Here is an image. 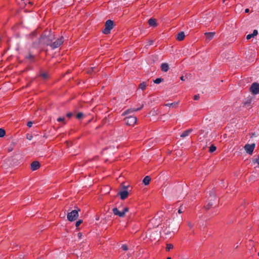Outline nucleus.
I'll return each mask as SVG.
<instances>
[{"instance_id":"1","label":"nucleus","mask_w":259,"mask_h":259,"mask_svg":"<svg viewBox=\"0 0 259 259\" xmlns=\"http://www.w3.org/2000/svg\"><path fill=\"white\" fill-rule=\"evenodd\" d=\"M55 39V35L52 33L51 30H46L40 38L38 43L34 44V46L35 47L40 45L50 46Z\"/></svg>"},{"instance_id":"2","label":"nucleus","mask_w":259,"mask_h":259,"mask_svg":"<svg viewBox=\"0 0 259 259\" xmlns=\"http://www.w3.org/2000/svg\"><path fill=\"white\" fill-rule=\"evenodd\" d=\"M80 211V209L77 208L76 209L72 210L67 214V219L70 222L76 220L78 217V212Z\"/></svg>"},{"instance_id":"3","label":"nucleus","mask_w":259,"mask_h":259,"mask_svg":"<svg viewBox=\"0 0 259 259\" xmlns=\"http://www.w3.org/2000/svg\"><path fill=\"white\" fill-rule=\"evenodd\" d=\"M217 199V198L214 192H211L209 193V196L208 197V202L207 204L205 206L206 209H209L212 206H213Z\"/></svg>"},{"instance_id":"4","label":"nucleus","mask_w":259,"mask_h":259,"mask_svg":"<svg viewBox=\"0 0 259 259\" xmlns=\"http://www.w3.org/2000/svg\"><path fill=\"white\" fill-rule=\"evenodd\" d=\"M114 23L111 20H107L105 23V28L103 30L104 34H107L110 32V30L113 28Z\"/></svg>"},{"instance_id":"5","label":"nucleus","mask_w":259,"mask_h":259,"mask_svg":"<svg viewBox=\"0 0 259 259\" xmlns=\"http://www.w3.org/2000/svg\"><path fill=\"white\" fill-rule=\"evenodd\" d=\"M124 120L125 123L128 125H134L136 123L137 119V117L134 116H128L126 117Z\"/></svg>"},{"instance_id":"6","label":"nucleus","mask_w":259,"mask_h":259,"mask_svg":"<svg viewBox=\"0 0 259 259\" xmlns=\"http://www.w3.org/2000/svg\"><path fill=\"white\" fill-rule=\"evenodd\" d=\"M64 41L63 38L61 37L60 38L57 39L54 42H52L50 46L53 49H56L58 48Z\"/></svg>"},{"instance_id":"7","label":"nucleus","mask_w":259,"mask_h":259,"mask_svg":"<svg viewBox=\"0 0 259 259\" xmlns=\"http://www.w3.org/2000/svg\"><path fill=\"white\" fill-rule=\"evenodd\" d=\"M250 91L254 95L258 94L259 93V83H253L250 88Z\"/></svg>"},{"instance_id":"8","label":"nucleus","mask_w":259,"mask_h":259,"mask_svg":"<svg viewBox=\"0 0 259 259\" xmlns=\"http://www.w3.org/2000/svg\"><path fill=\"white\" fill-rule=\"evenodd\" d=\"M255 148V144H246L244 146L246 152L249 154H251Z\"/></svg>"},{"instance_id":"9","label":"nucleus","mask_w":259,"mask_h":259,"mask_svg":"<svg viewBox=\"0 0 259 259\" xmlns=\"http://www.w3.org/2000/svg\"><path fill=\"white\" fill-rule=\"evenodd\" d=\"M117 195H119L122 200H124L128 196V192L126 190H122L118 192Z\"/></svg>"},{"instance_id":"10","label":"nucleus","mask_w":259,"mask_h":259,"mask_svg":"<svg viewBox=\"0 0 259 259\" xmlns=\"http://www.w3.org/2000/svg\"><path fill=\"white\" fill-rule=\"evenodd\" d=\"M143 105H142L141 106V107H140V108L128 109L126 110V111H125L122 114V115H126L130 114V113H132L133 112L138 111L141 110L143 108Z\"/></svg>"},{"instance_id":"11","label":"nucleus","mask_w":259,"mask_h":259,"mask_svg":"<svg viewBox=\"0 0 259 259\" xmlns=\"http://www.w3.org/2000/svg\"><path fill=\"white\" fill-rule=\"evenodd\" d=\"M113 213L116 215H118L120 218H123L124 216V212L122 211H119L117 208L115 207L112 209Z\"/></svg>"},{"instance_id":"12","label":"nucleus","mask_w":259,"mask_h":259,"mask_svg":"<svg viewBox=\"0 0 259 259\" xmlns=\"http://www.w3.org/2000/svg\"><path fill=\"white\" fill-rule=\"evenodd\" d=\"M204 34L206 36V40L207 41H209L211 39H212L213 36H214L215 33L214 32H206L204 33Z\"/></svg>"},{"instance_id":"13","label":"nucleus","mask_w":259,"mask_h":259,"mask_svg":"<svg viewBox=\"0 0 259 259\" xmlns=\"http://www.w3.org/2000/svg\"><path fill=\"white\" fill-rule=\"evenodd\" d=\"M40 163H31L30 168L32 171L38 169L40 167Z\"/></svg>"},{"instance_id":"14","label":"nucleus","mask_w":259,"mask_h":259,"mask_svg":"<svg viewBox=\"0 0 259 259\" xmlns=\"http://www.w3.org/2000/svg\"><path fill=\"white\" fill-rule=\"evenodd\" d=\"M192 132V129H189L186 131L183 132V133L181 135V137L184 138L187 136H188Z\"/></svg>"},{"instance_id":"15","label":"nucleus","mask_w":259,"mask_h":259,"mask_svg":"<svg viewBox=\"0 0 259 259\" xmlns=\"http://www.w3.org/2000/svg\"><path fill=\"white\" fill-rule=\"evenodd\" d=\"M161 69L164 72L167 71L169 69L168 64L166 63H162L161 65Z\"/></svg>"},{"instance_id":"16","label":"nucleus","mask_w":259,"mask_h":259,"mask_svg":"<svg viewBox=\"0 0 259 259\" xmlns=\"http://www.w3.org/2000/svg\"><path fill=\"white\" fill-rule=\"evenodd\" d=\"M185 36L184 32H180L178 34L177 39L179 41H182L184 39Z\"/></svg>"},{"instance_id":"17","label":"nucleus","mask_w":259,"mask_h":259,"mask_svg":"<svg viewBox=\"0 0 259 259\" xmlns=\"http://www.w3.org/2000/svg\"><path fill=\"white\" fill-rule=\"evenodd\" d=\"M258 34V31L257 30H254L253 31V33L252 34H249L247 35L246 39H249L252 37H254V36H256Z\"/></svg>"},{"instance_id":"18","label":"nucleus","mask_w":259,"mask_h":259,"mask_svg":"<svg viewBox=\"0 0 259 259\" xmlns=\"http://www.w3.org/2000/svg\"><path fill=\"white\" fill-rule=\"evenodd\" d=\"M148 24L151 26H156L157 25L156 20L155 19L150 18L148 20Z\"/></svg>"},{"instance_id":"19","label":"nucleus","mask_w":259,"mask_h":259,"mask_svg":"<svg viewBox=\"0 0 259 259\" xmlns=\"http://www.w3.org/2000/svg\"><path fill=\"white\" fill-rule=\"evenodd\" d=\"M151 178L150 177V176H147L144 178L143 182L145 185H147L149 184Z\"/></svg>"},{"instance_id":"20","label":"nucleus","mask_w":259,"mask_h":259,"mask_svg":"<svg viewBox=\"0 0 259 259\" xmlns=\"http://www.w3.org/2000/svg\"><path fill=\"white\" fill-rule=\"evenodd\" d=\"M176 190H177V191H178V192H176L175 195L176 196H179V195H181V194L183 191V189H182V188L181 186H180L177 188Z\"/></svg>"},{"instance_id":"21","label":"nucleus","mask_w":259,"mask_h":259,"mask_svg":"<svg viewBox=\"0 0 259 259\" xmlns=\"http://www.w3.org/2000/svg\"><path fill=\"white\" fill-rule=\"evenodd\" d=\"M217 149V147L214 145H211L209 147L208 151L210 153H212L215 151Z\"/></svg>"},{"instance_id":"22","label":"nucleus","mask_w":259,"mask_h":259,"mask_svg":"<svg viewBox=\"0 0 259 259\" xmlns=\"http://www.w3.org/2000/svg\"><path fill=\"white\" fill-rule=\"evenodd\" d=\"M147 84L145 82H143L139 84V88L142 90H145Z\"/></svg>"},{"instance_id":"23","label":"nucleus","mask_w":259,"mask_h":259,"mask_svg":"<svg viewBox=\"0 0 259 259\" xmlns=\"http://www.w3.org/2000/svg\"><path fill=\"white\" fill-rule=\"evenodd\" d=\"M40 76H41L43 79H47L48 77V74L46 72H41L40 74Z\"/></svg>"},{"instance_id":"24","label":"nucleus","mask_w":259,"mask_h":259,"mask_svg":"<svg viewBox=\"0 0 259 259\" xmlns=\"http://www.w3.org/2000/svg\"><path fill=\"white\" fill-rule=\"evenodd\" d=\"M174 248V245L171 244H167L166 247V251H168L171 249H172Z\"/></svg>"},{"instance_id":"25","label":"nucleus","mask_w":259,"mask_h":259,"mask_svg":"<svg viewBox=\"0 0 259 259\" xmlns=\"http://www.w3.org/2000/svg\"><path fill=\"white\" fill-rule=\"evenodd\" d=\"M6 134L5 131L3 128H0V137H3Z\"/></svg>"},{"instance_id":"26","label":"nucleus","mask_w":259,"mask_h":259,"mask_svg":"<svg viewBox=\"0 0 259 259\" xmlns=\"http://www.w3.org/2000/svg\"><path fill=\"white\" fill-rule=\"evenodd\" d=\"M25 58L28 60H32L34 58V56L32 54H29L28 55L26 56Z\"/></svg>"},{"instance_id":"27","label":"nucleus","mask_w":259,"mask_h":259,"mask_svg":"<svg viewBox=\"0 0 259 259\" xmlns=\"http://www.w3.org/2000/svg\"><path fill=\"white\" fill-rule=\"evenodd\" d=\"M177 103H168V104H166L165 105L166 106H169V107H174V106H176L177 105Z\"/></svg>"},{"instance_id":"28","label":"nucleus","mask_w":259,"mask_h":259,"mask_svg":"<svg viewBox=\"0 0 259 259\" xmlns=\"http://www.w3.org/2000/svg\"><path fill=\"white\" fill-rule=\"evenodd\" d=\"M57 121L58 122H64V124H65L66 122H65V118L64 117H59L57 119Z\"/></svg>"},{"instance_id":"29","label":"nucleus","mask_w":259,"mask_h":259,"mask_svg":"<svg viewBox=\"0 0 259 259\" xmlns=\"http://www.w3.org/2000/svg\"><path fill=\"white\" fill-rule=\"evenodd\" d=\"M162 80V79L160 78H156L154 81V83H156V84H158L159 83H160Z\"/></svg>"},{"instance_id":"30","label":"nucleus","mask_w":259,"mask_h":259,"mask_svg":"<svg viewBox=\"0 0 259 259\" xmlns=\"http://www.w3.org/2000/svg\"><path fill=\"white\" fill-rule=\"evenodd\" d=\"M9 166V163H4L2 167L4 169H7Z\"/></svg>"},{"instance_id":"31","label":"nucleus","mask_w":259,"mask_h":259,"mask_svg":"<svg viewBox=\"0 0 259 259\" xmlns=\"http://www.w3.org/2000/svg\"><path fill=\"white\" fill-rule=\"evenodd\" d=\"M82 223V220H79L75 223V226L78 227Z\"/></svg>"},{"instance_id":"32","label":"nucleus","mask_w":259,"mask_h":259,"mask_svg":"<svg viewBox=\"0 0 259 259\" xmlns=\"http://www.w3.org/2000/svg\"><path fill=\"white\" fill-rule=\"evenodd\" d=\"M83 116V114L82 113H78L77 115H76V118L77 119H80L81 118H82Z\"/></svg>"},{"instance_id":"33","label":"nucleus","mask_w":259,"mask_h":259,"mask_svg":"<svg viewBox=\"0 0 259 259\" xmlns=\"http://www.w3.org/2000/svg\"><path fill=\"white\" fill-rule=\"evenodd\" d=\"M129 211V208L127 207H125L123 208L122 212H124V216H125V213Z\"/></svg>"},{"instance_id":"34","label":"nucleus","mask_w":259,"mask_h":259,"mask_svg":"<svg viewBox=\"0 0 259 259\" xmlns=\"http://www.w3.org/2000/svg\"><path fill=\"white\" fill-rule=\"evenodd\" d=\"M121 248H122L123 250H128V247H127V246L126 244H123V245L121 246Z\"/></svg>"},{"instance_id":"35","label":"nucleus","mask_w":259,"mask_h":259,"mask_svg":"<svg viewBox=\"0 0 259 259\" xmlns=\"http://www.w3.org/2000/svg\"><path fill=\"white\" fill-rule=\"evenodd\" d=\"M91 71H93V72H96V71H97V69H96L95 67H94V68H92L91 69V70H89V71H88V72H89V73H91Z\"/></svg>"},{"instance_id":"36","label":"nucleus","mask_w":259,"mask_h":259,"mask_svg":"<svg viewBox=\"0 0 259 259\" xmlns=\"http://www.w3.org/2000/svg\"><path fill=\"white\" fill-rule=\"evenodd\" d=\"M200 97H199V95H196L194 96V99L195 100H197L199 99Z\"/></svg>"},{"instance_id":"37","label":"nucleus","mask_w":259,"mask_h":259,"mask_svg":"<svg viewBox=\"0 0 259 259\" xmlns=\"http://www.w3.org/2000/svg\"><path fill=\"white\" fill-rule=\"evenodd\" d=\"M32 124H33L32 122H31V121H29V122H28V123H27V126H28L29 127H31V126H32Z\"/></svg>"},{"instance_id":"38","label":"nucleus","mask_w":259,"mask_h":259,"mask_svg":"<svg viewBox=\"0 0 259 259\" xmlns=\"http://www.w3.org/2000/svg\"><path fill=\"white\" fill-rule=\"evenodd\" d=\"M66 115L68 118H70L73 115V114L72 113H68Z\"/></svg>"},{"instance_id":"39","label":"nucleus","mask_w":259,"mask_h":259,"mask_svg":"<svg viewBox=\"0 0 259 259\" xmlns=\"http://www.w3.org/2000/svg\"><path fill=\"white\" fill-rule=\"evenodd\" d=\"M253 162H259V156H258L257 158L254 159Z\"/></svg>"},{"instance_id":"40","label":"nucleus","mask_w":259,"mask_h":259,"mask_svg":"<svg viewBox=\"0 0 259 259\" xmlns=\"http://www.w3.org/2000/svg\"><path fill=\"white\" fill-rule=\"evenodd\" d=\"M188 226L190 228H192L193 226V224H192L190 222H188Z\"/></svg>"},{"instance_id":"41","label":"nucleus","mask_w":259,"mask_h":259,"mask_svg":"<svg viewBox=\"0 0 259 259\" xmlns=\"http://www.w3.org/2000/svg\"><path fill=\"white\" fill-rule=\"evenodd\" d=\"M78 237L79 239H80L81 238V236H82V234L81 233H78Z\"/></svg>"},{"instance_id":"42","label":"nucleus","mask_w":259,"mask_h":259,"mask_svg":"<svg viewBox=\"0 0 259 259\" xmlns=\"http://www.w3.org/2000/svg\"><path fill=\"white\" fill-rule=\"evenodd\" d=\"M182 212H183V211H182V207H180V209H179V210H178V212H179V213H182Z\"/></svg>"},{"instance_id":"43","label":"nucleus","mask_w":259,"mask_h":259,"mask_svg":"<svg viewBox=\"0 0 259 259\" xmlns=\"http://www.w3.org/2000/svg\"><path fill=\"white\" fill-rule=\"evenodd\" d=\"M12 150H13V148H12V147H9V148H8V151H9V152H11V151H12Z\"/></svg>"},{"instance_id":"44","label":"nucleus","mask_w":259,"mask_h":259,"mask_svg":"<svg viewBox=\"0 0 259 259\" xmlns=\"http://www.w3.org/2000/svg\"><path fill=\"white\" fill-rule=\"evenodd\" d=\"M249 12V9H246L245 10V13H248Z\"/></svg>"},{"instance_id":"45","label":"nucleus","mask_w":259,"mask_h":259,"mask_svg":"<svg viewBox=\"0 0 259 259\" xmlns=\"http://www.w3.org/2000/svg\"><path fill=\"white\" fill-rule=\"evenodd\" d=\"M181 79L182 80H185L184 77L183 76H181Z\"/></svg>"},{"instance_id":"46","label":"nucleus","mask_w":259,"mask_h":259,"mask_svg":"<svg viewBox=\"0 0 259 259\" xmlns=\"http://www.w3.org/2000/svg\"><path fill=\"white\" fill-rule=\"evenodd\" d=\"M31 35H34H34H36V32H33L32 33V34H31Z\"/></svg>"},{"instance_id":"47","label":"nucleus","mask_w":259,"mask_h":259,"mask_svg":"<svg viewBox=\"0 0 259 259\" xmlns=\"http://www.w3.org/2000/svg\"><path fill=\"white\" fill-rule=\"evenodd\" d=\"M153 41H152V40L150 41V44H150V45H152V44H153Z\"/></svg>"},{"instance_id":"48","label":"nucleus","mask_w":259,"mask_h":259,"mask_svg":"<svg viewBox=\"0 0 259 259\" xmlns=\"http://www.w3.org/2000/svg\"><path fill=\"white\" fill-rule=\"evenodd\" d=\"M128 187V186H126V187H124L123 188L124 189H126L127 187Z\"/></svg>"},{"instance_id":"49","label":"nucleus","mask_w":259,"mask_h":259,"mask_svg":"<svg viewBox=\"0 0 259 259\" xmlns=\"http://www.w3.org/2000/svg\"><path fill=\"white\" fill-rule=\"evenodd\" d=\"M28 3H29V4H32V3H31V2H30V1H29V2H28Z\"/></svg>"},{"instance_id":"50","label":"nucleus","mask_w":259,"mask_h":259,"mask_svg":"<svg viewBox=\"0 0 259 259\" xmlns=\"http://www.w3.org/2000/svg\"><path fill=\"white\" fill-rule=\"evenodd\" d=\"M167 259H171V258L170 257H168Z\"/></svg>"},{"instance_id":"51","label":"nucleus","mask_w":259,"mask_h":259,"mask_svg":"<svg viewBox=\"0 0 259 259\" xmlns=\"http://www.w3.org/2000/svg\"><path fill=\"white\" fill-rule=\"evenodd\" d=\"M31 138H32V136H30V137H29V140H31Z\"/></svg>"},{"instance_id":"52","label":"nucleus","mask_w":259,"mask_h":259,"mask_svg":"<svg viewBox=\"0 0 259 259\" xmlns=\"http://www.w3.org/2000/svg\"><path fill=\"white\" fill-rule=\"evenodd\" d=\"M31 138H32V136H30V137H29V140H31Z\"/></svg>"},{"instance_id":"53","label":"nucleus","mask_w":259,"mask_h":259,"mask_svg":"<svg viewBox=\"0 0 259 259\" xmlns=\"http://www.w3.org/2000/svg\"><path fill=\"white\" fill-rule=\"evenodd\" d=\"M31 138H32V136H30V137H29V140H31Z\"/></svg>"},{"instance_id":"54","label":"nucleus","mask_w":259,"mask_h":259,"mask_svg":"<svg viewBox=\"0 0 259 259\" xmlns=\"http://www.w3.org/2000/svg\"><path fill=\"white\" fill-rule=\"evenodd\" d=\"M257 163L258 164V166H259V163Z\"/></svg>"},{"instance_id":"55","label":"nucleus","mask_w":259,"mask_h":259,"mask_svg":"<svg viewBox=\"0 0 259 259\" xmlns=\"http://www.w3.org/2000/svg\"><path fill=\"white\" fill-rule=\"evenodd\" d=\"M258 255L259 256V252H258Z\"/></svg>"}]
</instances>
